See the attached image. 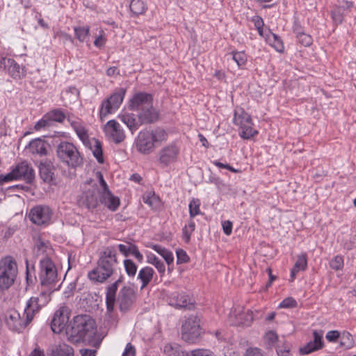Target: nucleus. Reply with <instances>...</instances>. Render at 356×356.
<instances>
[{
    "label": "nucleus",
    "mask_w": 356,
    "mask_h": 356,
    "mask_svg": "<svg viewBox=\"0 0 356 356\" xmlns=\"http://www.w3.org/2000/svg\"><path fill=\"white\" fill-rule=\"evenodd\" d=\"M168 133L161 127L140 131L135 140L136 149L141 154H149L154 151L157 143L168 139Z\"/></svg>",
    "instance_id": "f03ea898"
},
{
    "label": "nucleus",
    "mask_w": 356,
    "mask_h": 356,
    "mask_svg": "<svg viewBox=\"0 0 356 356\" xmlns=\"http://www.w3.org/2000/svg\"><path fill=\"white\" fill-rule=\"evenodd\" d=\"M94 156L99 163H104L103 152L101 143L98 140H95L94 149L92 150Z\"/></svg>",
    "instance_id": "a18cd8bd"
},
{
    "label": "nucleus",
    "mask_w": 356,
    "mask_h": 356,
    "mask_svg": "<svg viewBox=\"0 0 356 356\" xmlns=\"http://www.w3.org/2000/svg\"><path fill=\"white\" fill-rule=\"evenodd\" d=\"M125 93L126 90L124 88H120L116 90L115 92H113L109 98H108L111 103L113 104V108H114V109H118L122 103Z\"/></svg>",
    "instance_id": "c756f323"
},
{
    "label": "nucleus",
    "mask_w": 356,
    "mask_h": 356,
    "mask_svg": "<svg viewBox=\"0 0 356 356\" xmlns=\"http://www.w3.org/2000/svg\"><path fill=\"white\" fill-rule=\"evenodd\" d=\"M332 19L335 24H340L343 20V16L339 8H336L331 12Z\"/></svg>",
    "instance_id": "603ef678"
},
{
    "label": "nucleus",
    "mask_w": 356,
    "mask_h": 356,
    "mask_svg": "<svg viewBox=\"0 0 356 356\" xmlns=\"http://www.w3.org/2000/svg\"><path fill=\"white\" fill-rule=\"evenodd\" d=\"M0 69L6 70L14 79L19 80L25 77L26 72L24 67L20 66L14 59L0 56Z\"/></svg>",
    "instance_id": "ddd939ff"
},
{
    "label": "nucleus",
    "mask_w": 356,
    "mask_h": 356,
    "mask_svg": "<svg viewBox=\"0 0 356 356\" xmlns=\"http://www.w3.org/2000/svg\"><path fill=\"white\" fill-rule=\"evenodd\" d=\"M166 300L176 309L192 310L195 308L194 299L185 292H172L168 295Z\"/></svg>",
    "instance_id": "f8f14e48"
},
{
    "label": "nucleus",
    "mask_w": 356,
    "mask_h": 356,
    "mask_svg": "<svg viewBox=\"0 0 356 356\" xmlns=\"http://www.w3.org/2000/svg\"><path fill=\"white\" fill-rule=\"evenodd\" d=\"M13 170L15 171L17 179H23L26 183H31L35 178L34 170L26 161L18 163Z\"/></svg>",
    "instance_id": "aec40b11"
},
{
    "label": "nucleus",
    "mask_w": 356,
    "mask_h": 356,
    "mask_svg": "<svg viewBox=\"0 0 356 356\" xmlns=\"http://www.w3.org/2000/svg\"><path fill=\"white\" fill-rule=\"evenodd\" d=\"M99 202L107 207L110 211H115L120 206V199L114 196L111 191L99 193Z\"/></svg>",
    "instance_id": "4be33fe9"
},
{
    "label": "nucleus",
    "mask_w": 356,
    "mask_h": 356,
    "mask_svg": "<svg viewBox=\"0 0 356 356\" xmlns=\"http://www.w3.org/2000/svg\"><path fill=\"white\" fill-rule=\"evenodd\" d=\"M200 318L197 316H190L181 326V339L187 343H195L199 339L202 328Z\"/></svg>",
    "instance_id": "9d476101"
},
{
    "label": "nucleus",
    "mask_w": 356,
    "mask_h": 356,
    "mask_svg": "<svg viewBox=\"0 0 356 356\" xmlns=\"http://www.w3.org/2000/svg\"><path fill=\"white\" fill-rule=\"evenodd\" d=\"M277 339L278 335L275 332L272 330L267 332L264 336L265 342L269 347L274 346L277 341Z\"/></svg>",
    "instance_id": "3c124183"
},
{
    "label": "nucleus",
    "mask_w": 356,
    "mask_h": 356,
    "mask_svg": "<svg viewBox=\"0 0 356 356\" xmlns=\"http://www.w3.org/2000/svg\"><path fill=\"white\" fill-rule=\"evenodd\" d=\"M114 108H113V104L108 100V99H106L102 103L100 111H99V117L102 120H103L104 118H105L107 115L111 113L113 111H115Z\"/></svg>",
    "instance_id": "58836bf2"
},
{
    "label": "nucleus",
    "mask_w": 356,
    "mask_h": 356,
    "mask_svg": "<svg viewBox=\"0 0 356 356\" xmlns=\"http://www.w3.org/2000/svg\"><path fill=\"white\" fill-rule=\"evenodd\" d=\"M163 350L167 356H181L184 352L181 350L180 346L177 343L166 344Z\"/></svg>",
    "instance_id": "4c0bfd02"
},
{
    "label": "nucleus",
    "mask_w": 356,
    "mask_h": 356,
    "mask_svg": "<svg viewBox=\"0 0 356 356\" xmlns=\"http://www.w3.org/2000/svg\"><path fill=\"white\" fill-rule=\"evenodd\" d=\"M252 121L249 123H246L243 126L240 127L241 131L239 133V136L243 139H250L254 136L258 134V131L252 128Z\"/></svg>",
    "instance_id": "72a5a7b5"
},
{
    "label": "nucleus",
    "mask_w": 356,
    "mask_h": 356,
    "mask_svg": "<svg viewBox=\"0 0 356 356\" xmlns=\"http://www.w3.org/2000/svg\"><path fill=\"white\" fill-rule=\"evenodd\" d=\"M70 311L66 306L60 307L54 314L51 328L54 333L59 334L67 329Z\"/></svg>",
    "instance_id": "4468645a"
},
{
    "label": "nucleus",
    "mask_w": 356,
    "mask_h": 356,
    "mask_svg": "<svg viewBox=\"0 0 356 356\" xmlns=\"http://www.w3.org/2000/svg\"><path fill=\"white\" fill-rule=\"evenodd\" d=\"M193 232H190V229L187 227H184L182 229V238L186 243H188L191 240V236Z\"/></svg>",
    "instance_id": "69168bd1"
},
{
    "label": "nucleus",
    "mask_w": 356,
    "mask_h": 356,
    "mask_svg": "<svg viewBox=\"0 0 356 356\" xmlns=\"http://www.w3.org/2000/svg\"><path fill=\"white\" fill-rule=\"evenodd\" d=\"M60 289V285L49 284L40 285L38 286L39 295L37 297H31L27 302L26 305L37 314L40 309L45 306L51 300V294Z\"/></svg>",
    "instance_id": "1a4fd4ad"
},
{
    "label": "nucleus",
    "mask_w": 356,
    "mask_h": 356,
    "mask_svg": "<svg viewBox=\"0 0 356 356\" xmlns=\"http://www.w3.org/2000/svg\"><path fill=\"white\" fill-rule=\"evenodd\" d=\"M129 8L134 15L138 16L145 13L147 6L143 0H131Z\"/></svg>",
    "instance_id": "7c9ffc66"
},
{
    "label": "nucleus",
    "mask_w": 356,
    "mask_h": 356,
    "mask_svg": "<svg viewBox=\"0 0 356 356\" xmlns=\"http://www.w3.org/2000/svg\"><path fill=\"white\" fill-rule=\"evenodd\" d=\"M39 172L41 179L47 183H50L54 179V168L51 163L42 161L39 165Z\"/></svg>",
    "instance_id": "393cba45"
},
{
    "label": "nucleus",
    "mask_w": 356,
    "mask_h": 356,
    "mask_svg": "<svg viewBox=\"0 0 356 356\" xmlns=\"http://www.w3.org/2000/svg\"><path fill=\"white\" fill-rule=\"evenodd\" d=\"M95 322L88 315L74 316L72 322L67 327L66 334L73 342H79L93 334Z\"/></svg>",
    "instance_id": "20e7f679"
},
{
    "label": "nucleus",
    "mask_w": 356,
    "mask_h": 356,
    "mask_svg": "<svg viewBox=\"0 0 356 356\" xmlns=\"http://www.w3.org/2000/svg\"><path fill=\"white\" fill-rule=\"evenodd\" d=\"M49 126V120L46 118V114L43 116V118L40 120L34 126V129L36 131H39L42 128Z\"/></svg>",
    "instance_id": "bf43d9fd"
},
{
    "label": "nucleus",
    "mask_w": 356,
    "mask_h": 356,
    "mask_svg": "<svg viewBox=\"0 0 356 356\" xmlns=\"http://www.w3.org/2000/svg\"><path fill=\"white\" fill-rule=\"evenodd\" d=\"M138 114L124 113L119 115V119L124 123L133 134L142 124H153L159 119V114L154 108L153 104L137 111Z\"/></svg>",
    "instance_id": "7ed1b4c3"
},
{
    "label": "nucleus",
    "mask_w": 356,
    "mask_h": 356,
    "mask_svg": "<svg viewBox=\"0 0 356 356\" xmlns=\"http://www.w3.org/2000/svg\"><path fill=\"white\" fill-rule=\"evenodd\" d=\"M273 38H275V43L273 44V47L278 52H283L284 50V47L283 42L279 35H274Z\"/></svg>",
    "instance_id": "4d7b16f0"
},
{
    "label": "nucleus",
    "mask_w": 356,
    "mask_h": 356,
    "mask_svg": "<svg viewBox=\"0 0 356 356\" xmlns=\"http://www.w3.org/2000/svg\"><path fill=\"white\" fill-rule=\"evenodd\" d=\"M17 275V265L10 256L0 260V289H8L15 282Z\"/></svg>",
    "instance_id": "0eeeda50"
},
{
    "label": "nucleus",
    "mask_w": 356,
    "mask_h": 356,
    "mask_svg": "<svg viewBox=\"0 0 356 356\" xmlns=\"http://www.w3.org/2000/svg\"><path fill=\"white\" fill-rule=\"evenodd\" d=\"M307 266V259L306 253H302L298 255V259L291 270V281H293L296 274L300 271H304Z\"/></svg>",
    "instance_id": "cd10ccee"
},
{
    "label": "nucleus",
    "mask_w": 356,
    "mask_h": 356,
    "mask_svg": "<svg viewBox=\"0 0 356 356\" xmlns=\"http://www.w3.org/2000/svg\"><path fill=\"white\" fill-rule=\"evenodd\" d=\"M115 275H118L116 281L106 288V304L108 312L113 311L118 285L124 280L118 266L116 250L109 246L100 252L97 267L88 273V277L92 281L102 283Z\"/></svg>",
    "instance_id": "f257e3e1"
},
{
    "label": "nucleus",
    "mask_w": 356,
    "mask_h": 356,
    "mask_svg": "<svg viewBox=\"0 0 356 356\" xmlns=\"http://www.w3.org/2000/svg\"><path fill=\"white\" fill-rule=\"evenodd\" d=\"M253 321L252 312L250 310L232 312L229 316V323L234 326H250Z\"/></svg>",
    "instance_id": "6ab92c4d"
},
{
    "label": "nucleus",
    "mask_w": 356,
    "mask_h": 356,
    "mask_svg": "<svg viewBox=\"0 0 356 356\" xmlns=\"http://www.w3.org/2000/svg\"><path fill=\"white\" fill-rule=\"evenodd\" d=\"M179 153V149L175 145H168L159 152V161L165 166L174 162Z\"/></svg>",
    "instance_id": "412c9836"
},
{
    "label": "nucleus",
    "mask_w": 356,
    "mask_h": 356,
    "mask_svg": "<svg viewBox=\"0 0 356 356\" xmlns=\"http://www.w3.org/2000/svg\"><path fill=\"white\" fill-rule=\"evenodd\" d=\"M53 212L49 206L40 204L31 209L29 220L35 225L46 227L51 223Z\"/></svg>",
    "instance_id": "9b49d317"
},
{
    "label": "nucleus",
    "mask_w": 356,
    "mask_h": 356,
    "mask_svg": "<svg viewBox=\"0 0 356 356\" xmlns=\"http://www.w3.org/2000/svg\"><path fill=\"white\" fill-rule=\"evenodd\" d=\"M147 261L149 264H153L160 274H164L165 270V265L163 262L161 260H160L157 257H156L154 254H152L151 256L148 257Z\"/></svg>",
    "instance_id": "a19ab883"
},
{
    "label": "nucleus",
    "mask_w": 356,
    "mask_h": 356,
    "mask_svg": "<svg viewBox=\"0 0 356 356\" xmlns=\"http://www.w3.org/2000/svg\"><path fill=\"white\" fill-rule=\"evenodd\" d=\"M35 315L27 305L22 316L16 309H10L4 314L5 323L10 330L21 332L31 323Z\"/></svg>",
    "instance_id": "423d86ee"
},
{
    "label": "nucleus",
    "mask_w": 356,
    "mask_h": 356,
    "mask_svg": "<svg viewBox=\"0 0 356 356\" xmlns=\"http://www.w3.org/2000/svg\"><path fill=\"white\" fill-rule=\"evenodd\" d=\"M181 356H215V355L208 349H195L184 352Z\"/></svg>",
    "instance_id": "79ce46f5"
},
{
    "label": "nucleus",
    "mask_w": 356,
    "mask_h": 356,
    "mask_svg": "<svg viewBox=\"0 0 356 356\" xmlns=\"http://www.w3.org/2000/svg\"><path fill=\"white\" fill-rule=\"evenodd\" d=\"M101 191L98 188H92L87 191L85 195V204L88 209H95L99 203V195Z\"/></svg>",
    "instance_id": "a878e982"
},
{
    "label": "nucleus",
    "mask_w": 356,
    "mask_h": 356,
    "mask_svg": "<svg viewBox=\"0 0 356 356\" xmlns=\"http://www.w3.org/2000/svg\"><path fill=\"white\" fill-rule=\"evenodd\" d=\"M56 152L59 161L69 168L76 169L83 163V156L72 143L60 142L57 145Z\"/></svg>",
    "instance_id": "39448f33"
},
{
    "label": "nucleus",
    "mask_w": 356,
    "mask_h": 356,
    "mask_svg": "<svg viewBox=\"0 0 356 356\" xmlns=\"http://www.w3.org/2000/svg\"><path fill=\"white\" fill-rule=\"evenodd\" d=\"M339 346L345 349H350L354 346V339L351 334L348 332L344 331L342 334H340Z\"/></svg>",
    "instance_id": "c9c22d12"
},
{
    "label": "nucleus",
    "mask_w": 356,
    "mask_h": 356,
    "mask_svg": "<svg viewBox=\"0 0 356 356\" xmlns=\"http://www.w3.org/2000/svg\"><path fill=\"white\" fill-rule=\"evenodd\" d=\"M38 280L40 285H57L59 279L57 268L51 258L45 257L39 262Z\"/></svg>",
    "instance_id": "6e6552de"
},
{
    "label": "nucleus",
    "mask_w": 356,
    "mask_h": 356,
    "mask_svg": "<svg viewBox=\"0 0 356 356\" xmlns=\"http://www.w3.org/2000/svg\"><path fill=\"white\" fill-rule=\"evenodd\" d=\"M189 257L186 254V251L182 249L177 250V264H184L188 262Z\"/></svg>",
    "instance_id": "6e6d98bb"
},
{
    "label": "nucleus",
    "mask_w": 356,
    "mask_h": 356,
    "mask_svg": "<svg viewBox=\"0 0 356 356\" xmlns=\"http://www.w3.org/2000/svg\"><path fill=\"white\" fill-rule=\"evenodd\" d=\"M119 251L125 257H128L130 254L131 245L129 247L126 246L123 244L118 245Z\"/></svg>",
    "instance_id": "338daca9"
},
{
    "label": "nucleus",
    "mask_w": 356,
    "mask_h": 356,
    "mask_svg": "<svg viewBox=\"0 0 356 356\" xmlns=\"http://www.w3.org/2000/svg\"><path fill=\"white\" fill-rule=\"evenodd\" d=\"M343 258L341 255L335 256L330 262V266L335 270H341L343 267Z\"/></svg>",
    "instance_id": "de8ad7c7"
},
{
    "label": "nucleus",
    "mask_w": 356,
    "mask_h": 356,
    "mask_svg": "<svg viewBox=\"0 0 356 356\" xmlns=\"http://www.w3.org/2000/svg\"><path fill=\"white\" fill-rule=\"evenodd\" d=\"M46 118L49 119V122L53 121L62 123L67 118V115L62 109L55 108L47 113Z\"/></svg>",
    "instance_id": "473e14b6"
},
{
    "label": "nucleus",
    "mask_w": 356,
    "mask_h": 356,
    "mask_svg": "<svg viewBox=\"0 0 356 356\" xmlns=\"http://www.w3.org/2000/svg\"><path fill=\"white\" fill-rule=\"evenodd\" d=\"M47 147L48 144L45 140L38 138L29 143L28 148L33 154H38L42 156L47 154Z\"/></svg>",
    "instance_id": "5701e85b"
},
{
    "label": "nucleus",
    "mask_w": 356,
    "mask_h": 356,
    "mask_svg": "<svg viewBox=\"0 0 356 356\" xmlns=\"http://www.w3.org/2000/svg\"><path fill=\"white\" fill-rule=\"evenodd\" d=\"M26 281L28 286H32L33 285L36 281L37 277L35 275V272H33V275L31 272V270L29 266V261L28 260L26 261ZM33 271H35L34 270V266H32Z\"/></svg>",
    "instance_id": "49530a36"
},
{
    "label": "nucleus",
    "mask_w": 356,
    "mask_h": 356,
    "mask_svg": "<svg viewBox=\"0 0 356 356\" xmlns=\"http://www.w3.org/2000/svg\"><path fill=\"white\" fill-rule=\"evenodd\" d=\"M76 38L81 42H84L89 35L88 27H77L74 29Z\"/></svg>",
    "instance_id": "09e8293b"
},
{
    "label": "nucleus",
    "mask_w": 356,
    "mask_h": 356,
    "mask_svg": "<svg viewBox=\"0 0 356 356\" xmlns=\"http://www.w3.org/2000/svg\"><path fill=\"white\" fill-rule=\"evenodd\" d=\"M104 132L108 137L117 144L120 143L125 138L123 129L115 120L107 122L104 126Z\"/></svg>",
    "instance_id": "f3484780"
},
{
    "label": "nucleus",
    "mask_w": 356,
    "mask_h": 356,
    "mask_svg": "<svg viewBox=\"0 0 356 356\" xmlns=\"http://www.w3.org/2000/svg\"><path fill=\"white\" fill-rule=\"evenodd\" d=\"M277 353L278 356H292L289 348L285 347L284 349L278 348L277 350Z\"/></svg>",
    "instance_id": "774afa93"
},
{
    "label": "nucleus",
    "mask_w": 356,
    "mask_h": 356,
    "mask_svg": "<svg viewBox=\"0 0 356 356\" xmlns=\"http://www.w3.org/2000/svg\"><path fill=\"white\" fill-rule=\"evenodd\" d=\"M67 121L70 122L71 127L76 132L79 138L83 142V144H86L89 141V136L87 129L83 125L82 122L77 120H73L70 116H67Z\"/></svg>",
    "instance_id": "b1692460"
},
{
    "label": "nucleus",
    "mask_w": 356,
    "mask_h": 356,
    "mask_svg": "<svg viewBox=\"0 0 356 356\" xmlns=\"http://www.w3.org/2000/svg\"><path fill=\"white\" fill-rule=\"evenodd\" d=\"M122 356H136L135 347L131 343H128Z\"/></svg>",
    "instance_id": "e2e57ef3"
},
{
    "label": "nucleus",
    "mask_w": 356,
    "mask_h": 356,
    "mask_svg": "<svg viewBox=\"0 0 356 356\" xmlns=\"http://www.w3.org/2000/svg\"><path fill=\"white\" fill-rule=\"evenodd\" d=\"M154 270L149 266L142 268L138 274V280L141 282L140 289H145L152 280Z\"/></svg>",
    "instance_id": "bb28decb"
},
{
    "label": "nucleus",
    "mask_w": 356,
    "mask_h": 356,
    "mask_svg": "<svg viewBox=\"0 0 356 356\" xmlns=\"http://www.w3.org/2000/svg\"><path fill=\"white\" fill-rule=\"evenodd\" d=\"M297 306V302L291 297L284 299L279 305L280 308H293Z\"/></svg>",
    "instance_id": "864d4df0"
},
{
    "label": "nucleus",
    "mask_w": 356,
    "mask_h": 356,
    "mask_svg": "<svg viewBox=\"0 0 356 356\" xmlns=\"http://www.w3.org/2000/svg\"><path fill=\"white\" fill-rule=\"evenodd\" d=\"M232 58L237 63L238 67H242L247 62V56L244 51H232Z\"/></svg>",
    "instance_id": "c03bdc74"
},
{
    "label": "nucleus",
    "mask_w": 356,
    "mask_h": 356,
    "mask_svg": "<svg viewBox=\"0 0 356 356\" xmlns=\"http://www.w3.org/2000/svg\"><path fill=\"white\" fill-rule=\"evenodd\" d=\"M151 104H153V96L147 92H139L130 99L128 107L131 111H138Z\"/></svg>",
    "instance_id": "dca6fc26"
},
{
    "label": "nucleus",
    "mask_w": 356,
    "mask_h": 356,
    "mask_svg": "<svg viewBox=\"0 0 356 356\" xmlns=\"http://www.w3.org/2000/svg\"><path fill=\"white\" fill-rule=\"evenodd\" d=\"M49 356H74V349L65 343L60 344L52 350Z\"/></svg>",
    "instance_id": "2f4dec72"
},
{
    "label": "nucleus",
    "mask_w": 356,
    "mask_h": 356,
    "mask_svg": "<svg viewBox=\"0 0 356 356\" xmlns=\"http://www.w3.org/2000/svg\"><path fill=\"white\" fill-rule=\"evenodd\" d=\"M13 180H18L15 171L13 169L11 172L6 175H0V184L8 182Z\"/></svg>",
    "instance_id": "5fc2aeb1"
},
{
    "label": "nucleus",
    "mask_w": 356,
    "mask_h": 356,
    "mask_svg": "<svg viewBox=\"0 0 356 356\" xmlns=\"http://www.w3.org/2000/svg\"><path fill=\"white\" fill-rule=\"evenodd\" d=\"M130 254H133L138 262L141 263L143 260V254L139 252L138 247L134 245H131Z\"/></svg>",
    "instance_id": "680f3d73"
},
{
    "label": "nucleus",
    "mask_w": 356,
    "mask_h": 356,
    "mask_svg": "<svg viewBox=\"0 0 356 356\" xmlns=\"http://www.w3.org/2000/svg\"><path fill=\"white\" fill-rule=\"evenodd\" d=\"M200 202L198 199H193L189 203V215L191 218L200 213Z\"/></svg>",
    "instance_id": "37998d69"
},
{
    "label": "nucleus",
    "mask_w": 356,
    "mask_h": 356,
    "mask_svg": "<svg viewBox=\"0 0 356 356\" xmlns=\"http://www.w3.org/2000/svg\"><path fill=\"white\" fill-rule=\"evenodd\" d=\"M297 38L298 42L304 47H309L313 42L312 36L304 32H298V37Z\"/></svg>",
    "instance_id": "8fccbe9b"
},
{
    "label": "nucleus",
    "mask_w": 356,
    "mask_h": 356,
    "mask_svg": "<svg viewBox=\"0 0 356 356\" xmlns=\"http://www.w3.org/2000/svg\"><path fill=\"white\" fill-rule=\"evenodd\" d=\"M152 248L159 254L165 259V262L169 265L174 261V257L172 252L159 245H154Z\"/></svg>",
    "instance_id": "f704fd0d"
},
{
    "label": "nucleus",
    "mask_w": 356,
    "mask_h": 356,
    "mask_svg": "<svg viewBox=\"0 0 356 356\" xmlns=\"http://www.w3.org/2000/svg\"><path fill=\"white\" fill-rule=\"evenodd\" d=\"M244 356H264L261 349L258 348H248Z\"/></svg>",
    "instance_id": "052dcab7"
},
{
    "label": "nucleus",
    "mask_w": 356,
    "mask_h": 356,
    "mask_svg": "<svg viewBox=\"0 0 356 356\" xmlns=\"http://www.w3.org/2000/svg\"><path fill=\"white\" fill-rule=\"evenodd\" d=\"M339 337L340 332L338 330H330L325 335V338L329 342H335Z\"/></svg>",
    "instance_id": "13d9d810"
},
{
    "label": "nucleus",
    "mask_w": 356,
    "mask_h": 356,
    "mask_svg": "<svg viewBox=\"0 0 356 356\" xmlns=\"http://www.w3.org/2000/svg\"><path fill=\"white\" fill-rule=\"evenodd\" d=\"M313 337L314 339L312 341H309L306 345L300 348L299 352L301 355H308L324 347L322 330H314Z\"/></svg>",
    "instance_id": "a211bd4d"
},
{
    "label": "nucleus",
    "mask_w": 356,
    "mask_h": 356,
    "mask_svg": "<svg viewBox=\"0 0 356 356\" xmlns=\"http://www.w3.org/2000/svg\"><path fill=\"white\" fill-rule=\"evenodd\" d=\"M224 233L229 236L232 232V222L229 220H225L222 222Z\"/></svg>",
    "instance_id": "0e129e2a"
},
{
    "label": "nucleus",
    "mask_w": 356,
    "mask_h": 356,
    "mask_svg": "<svg viewBox=\"0 0 356 356\" xmlns=\"http://www.w3.org/2000/svg\"><path fill=\"white\" fill-rule=\"evenodd\" d=\"M252 121L251 116L244 109L240 108L234 111L233 122L235 125L241 127Z\"/></svg>",
    "instance_id": "c85d7f7f"
},
{
    "label": "nucleus",
    "mask_w": 356,
    "mask_h": 356,
    "mask_svg": "<svg viewBox=\"0 0 356 356\" xmlns=\"http://www.w3.org/2000/svg\"><path fill=\"white\" fill-rule=\"evenodd\" d=\"M124 266L126 273L129 277H134L137 272V265L131 259H124Z\"/></svg>",
    "instance_id": "ea45409f"
},
{
    "label": "nucleus",
    "mask_w": 356,
    "mask_h": 356,
    "mask_svg": "<svg viewBox=\"0 0 356 356\" xmlns=\"http://www.w3.org/2000/svg\"><path fill=\"white\" fill-rule=\"evenodd\" d=\"M136 298L135 291L130 286L122 287L118 294V301L121 312H127L131 309Z\"/></svg>",
    "instance_id": "2eb2a0df"
},
{
    "label": "nucleus",
    "mask_w": 356,
    "mask_h": 356,
    "mask_svg": "<svg viewBox=\"0 0 356 356\" xmlns=\"http://www.w3.org/2000/svg\"><path fill=\"white\" fill-rule=\"evenodd\" d=\"M143 200L144 203L148 204L154 209H156L160 207V200L154 193H147L143 195Z\"/></svg>",
    "instance_id": "e433bc0d"
}]
</instances>
